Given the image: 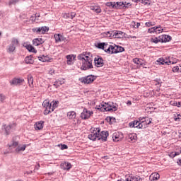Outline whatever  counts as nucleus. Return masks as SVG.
Returning <instances> with one entry per match:
<instances>
[{"label": "nucleus", "instance_id": "obj_31", "mask_svg": "<svg viewBox=\"0 0 181 181\" xmlns=\"http://www.w3.org/2000/svg\"><path fill=\"white\" fill-rule=\"evenodd\" d=\"M25 62L26 64H33V63H35V61L33 60V59H32L31 55L26 57L25 59Z\"/></svg>", "mask_w": 181, "mask_h": 181}, {"label": "nucleus", "instance_id": "obj_48", "mask_svg": "<svg viewBox=\"0 0 181 181\" xmlns=\"http://www.w3.org/2000/svg\"><path fill=\"white\" fill-rule=\"evenodd\" d=\"M15 151L17 153H19L21 151H23V146H18Z\"/></svg>", "mask_w": 181, "mask_h": 181}, {"label": "nucleus", "instance_id": "obj_5", "mask_svg": "<svg viewBox=\"0 0 181 181\" xmlns=\"http://www.w3.org/2000/svg\"><path fill=\"white\" fill-rule=\"evenodd\" d=\"M96 78L97 76L94 75H88L79 78V81H81V83H83V84H91V83H93Z\"/></svg>", "mask_w": 181, "mask_h": 181}, {"label": "nucleus", "instance_id": "obj_10", "mask_svg": "<svg viewBox=\"0 0 181 181\" xmlns=\"http://www.w3.org/2000/svg\"><path fill=\"white\" fill-rule=\"evenodd\" d=\"M124 139V134L122 132H117L113 134L112 139L115 142H119V141H122Z\"/></svg>", "mask_w": 181, "mask_h": 181}, {"label": "nucleus", "instance_id": "obj_53", "mask_svg": "<svg viewBox=\"0 0 181 181\" xmlns=\"http://www.w3.org/2000/svg\"><path fill=\"white\" fill-rule=\"evenodd\" d=\"M69 148V146H67V145L66 144H62L61 145V149L63 151L64 149H68Z\"/></svg>", "mask_w": 181, "mask_h": 181}, {"label": "nucleus", "instance_id": "obj_38", "mask_svg": "<svg viewBox=\"0 0 181 181\" xmlns=\"http://www.w3.org/2000/svg\"><path fill=\"white\" fill-rule=\"evenodd\" d=\"M52 111H54V110H56V108H57L59 107V101H53L52 102Z\"/></svg>", "mask_w": 181, "mask_h": 181}, {"label": "nucleus", "instance_id": "obj_46", "mask_svg": "<svg viewBox=\"0 0 181 181\" xmlns=\"http://www.w3.org/2000/svg\"><path fill=\"white\" fill-rule=\"evenodd\" d=\"M92 10L95 11L96 13H101V8L100 7H93Z\"/></svg>", "mask_w": 181, "mask_h": 181}, {"label": "nucleus", "instance_id": "obj_49", "mask_svg": "<svg viewBox=\"0 0 181 181\" xmlns=\"http://www.w3.org/2000/svg\"><path fill=\"white\" fill-rule=\"evenodd\" d=\"M66 16L68 18H71V19H74L76 16V13H71V15L70 14H66Z\"/></svg>", "mask_w": 181, "mask_h": 181}, {"label": "nucleus", "instance_id": "obj_63", "mask_svg": "<svg viewBox=\"0 0 181 181\" xmlns=\"http://www.w3.org/2000/svg\"><path fill=\"white\" fill-rule=\"evenodd\" d=\"M106 119L107 120V122H111V117H107Z\"/></svg>", "mask_w": 181, "mask_h": 181}, {"label": "nucleus", "instance_id": "obj_30", "mask_svg": "<svg viewBox=\"0 0 181 181\" xmlns=\"http://www.w3.org/2000/svg\"><path fill=\"white\" fill-rule=\"evenodd\" d=\"M38 59L40 60V62H42L43 63L49 62L50 61L49 57L45 55L38 57Z\"/></svg>", "mask_w": 181, "mask_h": 181}, {"label": "nucleus", "instance_id": "obj_29", "mask_svg": "<svg viewBox=\"0 0 181 181\" xmlns=\"http://www.w3.org/2000/svg\"><path fill=\"white\" fill-rule=\"evenodd\" d=\"M25 47L27 49V50H28V52H30L31 53H37V52L36 49H35V47L30 45H25Z\"/></svg>", "mask_w": 181, "mask_h": 181}, {"label": "nucleus", "instance_id": "obj_20", "mask_svg": "<svg viewBox=\"0 0 181 181\" xmlns=\"http://www.w3.org/2000/svg\"><path fill=\"white\" fill-rule=\"evenodd\" d=\"M33 43L34 46H40V45L45 43V41L42 38H35L33 40Z\"/></svg>", "mask_w": 181, "mask_h": 181}, {"label": "nucleus", "instance_id": "obj_25", "mask_svg": "<svg viewBox=\"0 0 181 181\" xmlns=\"http://www.w3.org/2000/svg\"><path fill=\"white\" fill-rule=\"evenodd\" d=\"M172 40V37L170 35H161V43H166V42H170Z\"/></svg>", "mask_w": 181, "mask_h": 181}, {"label": "nucleus", "instance_id": "obj_16", "mask_svg": "<svg viewBox=\"0 0 181 181\" xmlns=\"http://www.w3.org/2000/svg\"><path fill=\"white\" fill-rule=\"evenodd\" d=\"M98 132H97V129H95V130L93 131V134H89L88 137L89 139H90V141H95L96 139L98 140Z\"/></svg>", "mask_w": 181, "mask_h": 181}, {"label": "nucleus", "instance_id": "obj_45", "mask_svg": "<svg viewBox=\"0 0 181 181\" xmlns=\"http://www.w3.org/2000/svg\"><path fill=\"white\" fill-rule=\"evenodd\" d=\"M18 2H19V0H10L8 2V5L9 6H11V5H15L18 4Z\"/></svg>", "mask_w": 181, "mask_h": 181}, {"label": "nucleus", "instance_id": "obj_47", "mask_svg": "<svg viewBox=\"0 0 181 181\" xmlns=\"http://www.w3.org/2000/svg\"><path fill=\"white\" fill-rule=\"evenodd\" d=\"M131 3H127V1H125L124 3V6H123V9H127L128 8H129V6H131Z\"/></svg>", "mask_w": 181, "mask_h": 181}, {"label": "nucleus", "instance_id": "obj_58", "mask_svg": "<svg viewBox=\"0 0 181 181\" xmlns=\"http://www.w3.org/2000/svg\"><path fill=\"white\" fill-rule=\"evenodd\" d=\"M39 168H40V165L37 164V165H35V168L34 170V172H35V170H39Z\"/></svg>", "mask_w": 181, "mask_h": 181}, {"label": "nucleus", "instance_id": "obj_18", "mask_svg": "<svg viewBox=\"0 0 181 181\" xmlns=\"http://www.w3.org/2000/svg\"><path fill=\"white\" fill-rule=\"evenodd\" d=\"M107 54H117V51H116V45H110V47H109L108 49H107Z\"/></svg>", "mask_w": 181, "mask_h": 181}, {"label": "nucleus", "instance_id": "obj_22", "mask_svg": "<svg viewBox=\"0 0 181 181\" xmlns=\"http://www.w3.org/2000/svg\"><path fill=\"white\" fill-rule=\"evenodd\" d=\"M160 175L158 173H153L150 175L149 180L151 181H155V180H158L160 179Z\"/></svg>", "mask_w": 181, "mask_h": 181}, {"label": "nucleus", "instance_id": "obj_44", "mask_svg": "<svg viewBox=\"0 0 181 181\" xmlns=\"http://www.w3.org/2000/svg\"><path fill=\"white\" fill-rule=\"evenodd\" d=\"M54 37L55 39L56 43H59V42H60V34H55Z\"/></svg>", "mask_w": 181, "mask_h": 181}, {"label": "nucleus", "instance_id": "obj_11", "mask_svg": "<svg viewBox=\"0 0 181 181\" xmlns=\"http://www.w3.org/2000/svg\"><path fill=\"white\" fill-rule=\"evenodd\" d=\"M110 45L107 42H100L98 43V49H102V50H104L105 53H108V47H110Z\"/></svg>", "mask_w": 181, "mask_h": 181}, {"label": "nucleus", "instance_id": "obj_61", "mask_svg": "<svg viewBox=\"0 0 181 181\" xmlns=\"http://www.w3.org/2000/svg\"><path fill=\"white\" fill-rule=\"evenodd\" d=\"M127 104V105H132V102H131V100H128Z\"/></svg>", "mask_w": 181, "mask_h": 181}, {"label": "nucleus", "instance_id": "obj_12", "mask_svg": "<svg viewBox=\"0 0 181 181\" xmlns=\"http://www.w3.org/2000/svg\"><path fill=\"white\" fill-rule=\"evenodd\" d=\"M94 62L96 67H103L104 66V59L102 57L98 56L95 57Z\"/></svg>", "mask_w": 181, "mask_h": 181}, {"label": "nucleus", "instance_id": "obj_2", "mask_svg": "<svg viewBox=\"0 0 181 181\" xmlns=\"http://www.w3.org/2000/svg\"><path fill=\"white\" fill-rule=\"evenodd\" d=\"M151 122L152 119H145L144 117H143L141 122L138 120L131 122L129 123V126L130 128H139V129H142V128H146Z\"/></svg>", "mask_w": 181, "mask_h": 181}, {"label": "nucleus", "instance_id": "obj_64", "mask_svg": "<svg viewBox=\"0 0 181 181\" xmlns=\"http://www.w3.org/2000/svg\"><path fill=\"white\" fill-rule=\"evenodd\" d=\"M124 181H131V178L129 177L126 178V180Z\"/></svg>", "mask_w": 181, "mask_h": 181}, {"label": "nucleus", "instance_id": "obj_52", "mask_svg": "<svg viewBox=\"0 0 181 181\" xmlns=\"http://www.w3.org/2000/svg\"><path fill=\"white\" fill-rule=\"evenodd\" d=\"M141 4H143L144 5H149V1L148 0H141Z\"/></svg>", "mask_w": 181, "mask_h": 181}, {"label": "nucleus", "instance_id": "obj_23", "mask_svg": "<svg viewBox=\"0 0 181 181\" xmlns=\"http://www.w3.org/2000/svg\"><path fill=\"white\" fill-rule=\"evenodd\" d=\"M66 59H67V61H66L67 64H69V66H71L73 63V60L76 59V55L74 54L67 55Z\"/></svg>", "mask_w": 181, "mask_h": 181}, {"label": "nucleus", "instance_id": "obj_51", "mask_svg": "<svg viewBox=\"0 0 181 181\" xmlns=\"http://www.w3.org/2000/svg\"><path fill=\"white\" fill-rule=\"evenodd\" d=\"M172 71H173V73H177V71H179V66H174L172 69Z\"/></svg>", "mask_w": 181, "mask_h": 181}, {"label": "nucleus", "instance_id": "obj_13", "mask_svg": "<svg viewBox=\"0 0 181 181\" xmlns=\"http://www.w3.org/2000/svg\"><path fill=\"white\" fill-rule=\"evenodd\" d=\"M15 127H16V123H13V124H9L8 126L4 125V128L5 129L6 134V135H9V134L11 132V129H15Z\"/></svg>", "mask_w": 181, "mask_h": 181}, {"label": "nucleus", "instance_id": "obj_40", "mask_svg": "<svg viewBox=\"0 0 181 181\" xmlns=\"http://www.w3.org/2000/svg\"><path fill=\"white\" fill-rule=\"evenodd\" d=\"M48 105H50V102H49V100H44L42 103V107L46 109L47 108Z\"/></svg>", "mask_w": 181, "mask_h": 181}, {"label": "nucleus", "instance_id": "obj_8", "mask_svg": "<svg viewBox=\"0 0 181 181\" xmlns=\"http://www.w3.org/2000/svg\"><path fill=\"white\" fill-rule=\"evenodd\" d=\"M18 139H19V136H16L13 137L12 141L11 144H8V147L10 148L11 152H13V149H15L18 145H19V143L18 142Z\"/></svg>", "mask_w": 181, "mask_h": 181}, {"label": "nucleus", "instance_id": "obj_26", "mask_svg": "<svg viewBox=\"0 0 181 181\" xmlns=\"http://www.w3.org/2000/svg\"><path fill=\"white\" fill-rule=\"evenodd\" d=\"M27 80H28L29 87H30L31 88H33V86H34V85H33V76H32V74L28 75Z\"/></svg>", "mask_w": 181, "mask_h": 181}, {"label": "nucleus", "instance_id": "obj_41", "mask_svg": "<svg viewBox=\"0 0 181 181\" xmlns=\"http://www.w3.org/2000/svg\"><path fill=\"white\" fill-rule=\"evenodd\" d=\"M106 6H108L109 8H112V9H114V6H115V2H112V1H110V2H107L105 4Z\"/></svg>", "mask_w": 181, "mask_h": 181}, {"label": "nucleus", "instance_id": "obj_9", "mask_svg": "<svg viewBox=\"0 0 181 181\" xmlns=\"http://www.w3.org/2000/svg\"><path fill=\"white\" fill-rule=\"evenodd\" d=\"M93 111H88L87 109L84 108L81 114V118L82 119H88L91 115H93Z\"/></svg>", "mask_w": 181, "mask_h": 181}, {"label": "nucleus", "instance_id": "obj_35", "mask_svg": "<svg viewBox=\"0 0 181 181\" xmlns=\"http://www.w3.org/2000/svg\"><path fill=\"white\" fill-rule=\"evenodd\" d=\"M151 42H153V43H159V42H162L161 35L159 37H156L154 38H151Z\"/></svg>", "mask_w": 181, "mask_h": 181}, {"label": "nucleus", "instance_id": "obj_42", "mask_svg": "<svg viewBox=\"0 0 181 181\" xmlns=\"http://www.w3.org/2000/svg\"><path fill=\"white\" fill-rule=\"evenodd\" d=\"M46 32H49V27H46V26L41 27V33L44 35V33H46Z\"/></svg>", "mask_w": 181, "mask_h": 181}, {"label": "nucleus", "instance_id": "obj_4", "mask_svg": "<svg viewBox=\"0 0 181 181\" xmlns=\"http://www.w3.org/2000/svg\"><path fill=\"white\" fill-rule=\"evenodd\" d=\"M98 110L105 112V111H117V107L115 106H111L109 103L102 102L100 105L98 106Z\"/></svg>", "mask_w": 181, "mask_h": 181}, {"label": "nucleus", "instance_id": "obj_56", "mask_svg": "<svg viewBox=\"0 0 181 181\" xmlns=\"http://www.w3.org/2000/svg\"><path fill=\"white\" fill-rule=\"evenodd\" d=\"M146 26H147L148 28H149V26H153L154 24L152 23V22H146L145 23Z\"/></svg>", "mask_w": 181, "mask_h": 181}, {"label": "nucleus", "instance_id": "obj_17", "mask_svg": "<svg viewBox=\"0 0 181 181\" xmlns=\"http://www.w3.org/2000/svg\"><path fill=\"white\" fill-rule=\"evenodd\" d=\"M60 166L64 170H70V169H71V163H62Z\"/></svg>", "mask_w": 181, "mask_h": 181}, {"label": "nucleus", "instance_id": "obj_6", "mask_svg": "<svg viewBox=\"0 0 181 181\" xmlns=\"http://www.w3.org/2000/svg\"><path fill=\"white\" fill-rule=\"evenodd\" d=\"M16 46H19V41H18L16 38H13L11 40V44H10L7 47L8 53H12L15 52V49H16Z\"/></svg>", "mask_w": 181, "mask_h": 181}, {"label": "nucleus", "instance_id": "obj_1", "mask_svg": "<svg viewBox=\"0 0 181 181\" xmlns=\"http://www.w3.org/2000/svg\"><path fill=\"white\" fill-rule=\"evenodd\" d=\"M78 60L81 64V70H90L93 69V57L88 54H80Z\"/></svg>", "mask_w": 181, "mask_h": 181}, {"label": "nucleus", "instance_id": "obj_27", "mask_svg": "<svg viewBox=\"0 0 181 181\" xmlns=\"http://www.w3.org/2000/svg\"><path fill=\"white\" fill-rule=\"evenodd\" d=\"M67 117L69 119H74L77 117V113L74 111L68 112Z\"/></svg>", "mask_w": 181, "mask_h": 181}, {"label": "nucleus", "instance_id": "obj_60", "mask_svg": "<svg viewBox=\"0 0 181 181\" xmlns=\"http://www.w3.org/2000/svg\"><path fill=\"white\" fill-rule=\"evenodd\" d=\"M31 173H33V171H27L26 173H25V175H31Z\"/></svg>", "mask_w": 181, "mask_h": 181}, {"label": "nucleus", "instance_id": "obj_50", "mask_svg": "<svg viewBox=\"0 0 181 181\" xmlns=\"http://www.w3.org/2000/svg\"><path fill=\"white\" fill-rule=\"evenodd\" d=\"M163 32V28L162 27L160 28H156L154 31L155 33H162Z\"/></svg>", "mask_w": 181, "mask_h": 181}, {"label": "nucleus", "instance_id": "obj_54", "mask_svg": "<svg viewBox=\"0 0 181 181\" xmlns=\"http://www.w3.org/2000/svg\"><path fill=\"white\" fill-rule=\"evenodd\" d=\"M4 100H5V95L0 94V103H4Z\"/></svg>", "mask_w": 181, "mask_h": 181}, {"label": "nucleus", "instance_id": "obj_57", "mask_svg": "<svg viewBox=\"0 0 181 181\" xmlns=\"http://www.w3.org/2000/svg\"><path fill=\"white\" fill-rule=\"evenodd\" d=\"M66 40V37L62 35H60V42H64Z\"/></svg>", "mask_w": 181, "mask_h": 181}, {"label": "nucleus", "instance_id": "obj_59", "mask_svg": "<svg viewBox=\"0 0 181 181\" xmlns=\"http://www.w3.org/2000/svg\"><path fill=\"white\" fill-rule=\"evenodd\" d=\"M49 74H51V76H53V74H54V69H51L49 71Z\"/></svg>", "mask_w": 181, "mask_h": 181}, {"label": "nucleus", "instance_id": "obj_32", "mask_svg": "<svg viewBox=\"0 0 181 181\" xmlns=\"http://www.w3.org/2000/svg\"><path fill=\"white\" fill-rule=\"evenodd\" d=\"M133 63H134L135 64H137V66H139V67H141V66H142V64H144V63L142 62V59H140L139 58L133 59Z\"/></svg>", "mask_w": 181, "mask_h": 181}, {"label": "nucleus", "instance_id": "obj_39", "mask_svg": "<svg viewBox=\"0 0 181 181\" xmlns=\"http://www.w3.org/2000/svg\"><path fill=\"white\" fill-rule=\"evenodd\" d=\"M180 153H181V149L180 151L172 152L171 153L169 154V156L170 158H175V156H179Z\"/></svg>", "mask_w": 181, "mask_h": 181}, {"label": "nucleus", "instance_id": "obj_33", "mask_svg": "<svg viewBox=\"0 0 181 181\" xmlns=\"http://www.w3.org/2000/svg\"><path fill=\"white\" fill-rule=\"evenodd\" d=\"M62 84H64V81L57 80L54 83L55 88H59Z\"/></svg>", "mask_w": 181, "mask_h": 181}, {"label": "nucleus", "instance_id": "obj_34", "mask_svg": "<svg viewBox=\"0 0 181 181\" xmlns=\"http://www.w3.org/2000/svg\"><path fill=\"white\" fill-rule=\"evenodd\" d=\"M129 177H130L131 181H142V178L138 175L134 176L131 175Z\"/></svg>", "mask_w": 181, "mask_h": 181}, {"label": "nucleus", "instance_id": "obj_15", "mask_svg": "<svg viewBox=\"0 0 181 181\" xmlns=\"http://www.w3.org/2000/svg\"><path fill=\"white\" fill-rule=\"evenodd\" d=\"M136 134L135 133H132V134H127L126 139L128 141V142H135L136 141Z\"/></svg>", "mask_w": 181, "mask_h": 181}, {"label": "nucleus", "instance_id": "obj_62", "mask_svg": "<svg viewBox=\"0 0 181 181\" xmlns=\"http://www.w3.org/2000/svg\"><path fill=\"white\" fill-rule=\"evenodd\" d=\"M177 107H181V102H177Z\"/></svg>", "mask_w": 181, "mask_h": 181}, {"label": "nucleus", "instance_id": "obj_43", "mask_svg": "<svg viewBox=\"0 0 181 181\" xmlns=\"http://www.w3.org/2000/svg\"><path fill=\"white\" fill-rule=\"evenodd\" d=\"M33 32L40 34L42 33V28L41 27L33 28Z\"/></svg>", "mask_w": 181, "mask_h": 181}, {"label": "nucleus", "instance_id": "obj_55", "mask_svg": "<svg viewBox=\"0 0 181 181\" xmlns=\"http://www.w3.org/2000/svg\"><path fill=\"white\" fill-rule=\"evenodd\" d=\"M170 105H173L174 107H177V101H170Z\"/></svg>", "mask_w": 181, "mask_h": 181}, {"label": "nucleus", "instance_id": "obj_21", "mask_svg": "<svg viewBox=\"0 0 181 181\" xmlns=\"http://www.w3.org/2000/svg\"><path fill=\"white\" fill-rule=\"evenodd\" d=\"M45 124L44 121H40L38 122H37L34 127H35V129L36 131H40V129H43V124Z\"/></svg>", "mask_w": 181, "mask_h": 181}, {"label": "nucleus", "instance_id": "obj_28", "mask_svg": "<svg viewBox=\"0 0 181 181\" xmlns=\"http://www.w3.org/2000/svg\"><path fill=\"white\" fill-rule=\"evenodd\" d=\"M52 103H50L49 105L47 106V107H46L44 110V115H47L49 114H50V112H53L54 110H52Z\"/></svg>", "mask_w": 181, "mask_h": 181}, {"label": "nucleus", "instance_id": "obj_19", "mask_svg": "<svg viewBox=\"0 0 181 181\" xmlns=\"http://www.w3.org/2000/svg\"><path fill=\"white\" fill-rule=\"evenodd\" d=\"M157 62L159 63L160 64H173V62H171L170 61L168 60V59H163V58H160L157 60Z\"/></svg>", "mask_w": 181, "mask_h": 181}, {"label": "nucleus", "instance_id": "obj_3", "mask_svg": "<svg viewBox=\"0 0 181 181\" xmlns=\"http://www.w3.org/2000/svg\"><path fill=\"white\" fill-rule=\"evenodd\" d=\"M107 37H113V39H123L125 33L122 31L112 30L104 33Z\"/></svg>", "mask_w": 181, "mask_h": 181}, {"label": "nucleus", "instance_id": "obj_7", "mask_svg": "<svg viewBox=\"0 0 181 181\" xmlns=\"http://www.w3.org/2000/svg\"><path fill=\"white\" fill-rule=\"evenodd\" d=\"M96 132H98V141H100V139H102L103 142H105V141H107V138H108V136L110 135L108 132H100V128H96Z\"/></svg>", "mask_w": 181, "mask_h": 181}, {"label": "nucleus", "instance_id": "obj_36", "mask_svg": "<svg viewBox=\"0 0 181 181\" xmlns=\"http://www.w3.org/2000/svg\"><path fill=\"white\" fill-rule=\"evenodd\" d=\"M160 25H158L157 27H153L151 28H149L148 30V33H155V30H156V29H160Z\"/></svg>", "mask_w": 181, "mask_h": 181}, {"label": "nucleus", "instance_id": "obj_37", "mask_svg": "<svg viewBox=\"0 0 181 181\" xmlns=\"http://www.w3.org/2000/svg\"><path fill=\"white\" fill-rule=\"evenodd\" d=\"M125 50V49L121 46L119 45H116V54L117 53H122V52H124Z\"/></svg>", "mask_w": 181, "mask_h": 181}, {"label": "nucleus", "instance_id": "obj_14", "mask_svg": "<svg viewBox=\"0 0 181 181\" xmlns=\"http://www.w3.org/2000/svg\"><path fill=\"white\" fill-rule=\"evenodd\" d=\"M22 78H13L11 81H10L11 86H19L22 84Z\"/></svg>", "mask_w": 181, "mask_h": 181}, {"label": "nucleus", "instance_id": "obj_24", "mask_svg": "<svg viewBox=\"0 0 181 181\" xmlns=\"http://www.w3.org/2000/svg\"><path fill=\"white\" fill-rule=\"evenodd\" d=\"M124 9V2L117 1L115 2V6H113V9Z\"/></svg>", "mask_w": 181, "mask_h": 181}]
</instances>
